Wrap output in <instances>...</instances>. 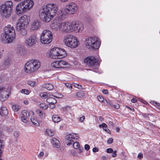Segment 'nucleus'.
<instances>
[{"label":"nucleus","instance_id":"obj_17","mask_svg":"<svg viewBox=\"0 0 160 160\" xmlns=\"http://www.w3.org/2000/svg\"><path fill=\"white\" fill-rule=\"evenodd\" d=\"M49 55L50 57L53 59L61 58L60 57H59L57 48H55V49H53V50H51Z\"/></svg>","mask_w":160,"mask_h":160},{"label":"nucleus","instance_id":"obj_62","mask_svg":"<svg viewBox=\"0 0 160 160\" xmlns=\"http://www.w3.org/2000/svg\"><path fill=\"white\" fill-rule=\"evenodd\" d=\"M104 94H107L108 93V91L107 90H103L102 91Z\"/></svg>","mask_w":160,"mask_h":160},{"label":"nucleus","instance_id":"obj_57","mask_svg":"<svg viewBox=\"0 0 160 160\" xmlns=\"http://www.w3.org/2000/svg\"><path fill=\"white\" fill-rule=\"evenodd\" d=\"M113 106L115 108L117 109H118L119 108H120L119 105L117 104L114 105H113Z\"/></svg>","mask_w":160,"mask_h":160},{"label":"nucleus","instance_id":"obj_10","mask_svg":"<svg viewBox=\"0 0 160 160\" xmlns=\"http://www.w3.org/2000/svg\"><path fill=\"white\" fill-rule=\"evenodd\" d=\"M78 9L76 4L73 2L70 3L66 9H64V12L67 14H72L75 13Z\"/></svg>","mask_w":160,"mask_h":160},{"label":"nucleus","instance_id":"obj_5","mask_svg":"<svg viewBox=\"0 0 160 160\" xmlns=\"http://www.w3.org/2000/svg\"><path fill=\"white\" fill-rule=\"evenodd\" d=\"M12 2L11 1L5 2L1 6L0 12L6 18L10 17L12 8Z\"/></svg>","mask_w":160,"mask_h":160},{"label":"nucleus","instance_id":"obj_31","mask_svg":"<svg viewBox=\"0 0 160 160\" xmlns=\"http://www.w3.org/2000/svg\"><path fill=\"white\" fill-rule=\"evenodd\" d=\"M25 28H20V29H16L17 31L20 32V33L23 36H26L27 33V31L25 29Z\"/></svg>","mask_w":160,"mask_h":160},{"label":"nucleus","instance_id":"obj_41","mask_svg":"<svg viewBox=\"0 0 160 160\" xmlns=\"http://www.w3.org/2000/svg\"><path fill=\"white\" fill-rule=\"evenodd\" d=\"M37 113L39 114V115L41 117H43L44 116V113L42 111L38 109L37 111Z\"/></svg>","mask_w":160,"mask_h":160},{"label":"nucleus","instance_id":"obj_15","mask_svg":"<svg viewBox=\"0 0 160 160\" xmlns=\"http://www.w3.org/2000/svg\"><path fill=\"white\" fill-rule=\"evenodd\" d=\"M29 113L26 110L22 111L21 113V119L24 123H27L29 120Z\"/></svg>","mask_w":160,"mask_h":160},{"label":"nucleus","instance_id":"obj_9","mask_svg":"<svg viewBox=\"0 0 160 160\" xmlns=\"http://www.w3.org/2000/svg\"><path fill=\"white\" fill-rule=\"evenodd\" d=\"M98 60L93 56H88L84 59V62L86 65L91 68L93 67L97 64Z\"/></svg>","mask_w":160,"mask_h":160},{"label":"nucleus","instance_id":"obj_28","mask_svg":"<svg viewBox=\"0 0 160 160\" xmlns=\"http://www.w3.org/2000/svg\"><path fill=\"white\" fill-rule=\"evenodd\" d=\"M47 102L49 104H55L57 102L56 100L53 98H49L47 99Z\"/></svg>","mask_w":160,"mask_h":160},{"label":"nucleus","instance_id":"obj_63","mask_svg":"<svg viewBox=\"0 0 160 160\" xmlns=\"http://www.w3.org/2000/svg\"><path fill=\"white\" fill-rule=\"evenodd\" d=\"M55 104H50V106L51 108H55Z\"/></svg>","mask_w":160,"mask_h":160},{"label":"nucleus","instance_id":"obj_40","mask_svg":"<svg viewBox=\"0 0 160 160\" xmlns=\"http://www.w3.org/2000/svg\"><path fill=\"white\" fill-rule=\"evenodd\" d=\"M31 120L32 123L36 126H38L39 124L38 122L35 119L31 118Z\"/></svg>","mask_w":160,"mask_h":160},{"label":"nucleus","instance_id":"obj_48","mask_svg":"<svg viewBox=\"0 0 160 160\" xmlns=\"http://www.w3.org/2000/svg\"><path fill=\"white\" fill-rule=\"evenodd\" d=\"M4 144L3 142V141L0 140V149H2L4 147Z\"/></svg>","mask_w":160,"mask_h":160},{"label":"nucleus","instance_id":"obj_11","mask_svg":"<svg viewBox=\"0 0 160 160\" xmlns=\"http://www.w3.org/2000/svg\"><path fill=\"white\" fill-rule=\"evenodd\" d=\"M37 42L36 37L34 35H32L26 39L25 44L28 47H32L34 46Z\"/></svg>","mask_w":160,"mask_h":160},{"label":"nucleus","instance_id":"obj_26","mask_svg":"<svg viewBox=\"0 0 160 160\" xmlns=\"http://www.w3.org/2000/svg\"><path fill=\"white\" fill-rule=\"evenodd\" d=\"M52 120L55 122H58L61 121V118L58 115H55L52 116Z\"/></svg>","mask_w":160,"mask_h":160},{"label":"nucleus","instance_id":"obj_36","mask_svg":"<svg viewBox=\"0 0 160 160\" xmlns=\"http://www.w3.org/2000/svg\"><path fill=\"white\" fill-rule=\"evenodd\" d=\"M39 106L43 109H46L48 108V106L45 103H42L39 104Z\"/></svg>","mask_w":160,"mask_h":160},{"label":"nucleus","instance_id":"obj_6","mask_svg":"<svg viewBox=\"0 0 160 160\" xmlns=\"http://www.w3.org/2000/svg\"><path fill=\"white\" fill-rule=\"evenodd\" d=\"M101 44L99 38L96 37H91L86 40V46L90 49H97Z\"/></svg>","mask_w":160,"mask_h":160},{"label":"nucleus","instance_id":"obj_51","mask_svg":"<svg viewBox=\"0 0 160 160\" xmlns=\"http://www.w3.org/2000/svg\"><path fill=\"white\" fill-rule=\"evenodd\" d=\"M98 99L99 101L101 102H103L104 100L102 96H98Z\"/></svg>","mask_w":160,"mask_h":160},{"label":"nucleus","instance_id":"obj_21","mask_svg":"<svg viewBox=\"0 0 160 160\" xmlns=\"http://www.w3.org/2000/svg\"><path fill=\"white\" fill-rule=\"evenodd\" d=\"M57 48L59 57H60L61 58L67 56V53L64 50L58 48Z\"/></svg>","mask_w":160,"mask_h":160},{"label":"nucleus","instance_id":"obj_54","mask_svg":"<svg viewBox=\"0 0 160 160\" xmlns=\"http://www.w3.org/2000/svg\"><path fill=\"white\" fill-rule=\"evenodd\" d=\"M113 139L112 138H110L107 141V143L108 144H111L112 143Z\"/></svg>","mask_w":160,"mask_h":160},{"label":"nucleus","instance_id":"obj_60","mask_svg":"<svg viewBox=\"0 0 160 160\" xmlns=\"http://www.w3.org/2000/svg\"><path fill=\"white\" fill-rule=\"evenodd\" d=\"M44 155V153L42 152H41L38 155V157L39 158H40L41 157H42Z\"/></svg>","mask_w":160,"mask_h":160},{"label":"nucleus","instance_id":"obj_37","mask_svg":"<svg viewBox=\"0 0 160 160\" xmlns=\"http://www.w3.org/2000/svg\"><path fill=\"white\" fill-rule=\"evenodd\" d=\"M74 141L72 139H66L65 142L68 145H70L73 144Z\"/></svg>","mask_w":160,"mask_h":160},{"label":"nucleus","instance_id":"obj_53","mask_svg":"<svg viewBox=\"0 0 160 160\" xmlns=\"http://www.w3.org/2000/svg\"><path fill=\"white\" fill-rule=\"evenodd\" d=\"M13 134H14V136L15 137L17 138V137H18V136H19V133L18 132L15 131L13 132Z\"/></svg>","mask_w":160,"mask_h":160},{"label":"nucleus","instance_id":"obj_30","mask_svg":"<svg viewBox=\"0 0 160 160\" xmlns=\"http://www.w3.org/2000/svg\"><path fill=\"white\" fill-rule=\"evenodd\" d=\"M59 61H56L53 62L51 63V65L52 67L57 68H59Z\"/></svg>","mask_w":160,"mask_h":160},{"label":"nucleus","instance_id":"obj_34","mask_svg":"<svg viewBox=\"0 0 160 160\" xmlns=\"http://www.w3.org/2000/svg\"><path fill=\"white\" fill-rule=\"evenodd\" d=\"M46 132L48 135L50 137L53 136L54 135V132L51 130L47 129Z\"/></svg>","mask_w":160,"mask_h":160},{"label":"nucleus","instance_id":"obj_64","mask_svg":"<svg viewBox=\"0 0 160 160\" xmlns=\"http://www.w3.org/2000/svg\"><path fill=\"white\" fill-rule=\"evenodd\" d=\"M137 100L136 99V98H133L132 100H131V102H133V103H135V102H137Z\"/></svg>","mask_w":160,"mask_h":160},{"label":"nucleus","instance_id":"obj_7","mask_svg":"<svg viewBox=\"0 0 160 160\" xmlns=\"http://www.w3.org/2000/svg\"><path fill=\"white\" fill-rule=\"evenodd\" d=\"M52 34L51 31L45 29L43 31L40 35V41L44 44H48L52 41Z\"/></svg>","mask_w":160,"mask_h":160},{"label":"nucleus","instance_id":"obj_38","mask_svg":"<svg viewBox=\"0 0 160 160\" xmlns=\"http://www.w3.org/2000/svg\"><path fill=\"white\" fill-rule=\"evenodd\" d=\"M40 95L41 97L43 98H46L48 96L47 93L45 92L41 93L40 94Z\"/></svg>","mask_w":160,"mask_h":160},{"label":"nucleus","instance_id":"obj_45","mask_svg":"<svg viewBox=\"0 0 160 160\" xmlns=\"http://www.w3.org/2000/svg\"><path fill=\"white\" fill-rule=\"evenodd\" d=\"M27 83L31 86L34 87L35 84V82L32 81H28Z\"/></svg>","mask_w":160,"mask_h":160},{"label":"nucleus","instance_id":"obj_12","mask_svg":"<svg viewBox=\"0 0 160 160\" xmlns=\"http://www.w3.org/2000/svg\"><path fill=\"white\" fill-rule=\"evenodd\" d=\"M61 25L62 23H61L60 21L58 19H55L51 25V28L54 31H59L61 30Z\"/></svg>","mask_w":160,"mask_h":160},{"label":"nucleus","instance_id":"obj_3","mask_svg":"<svg viewBox=\"0 0 160 160\" xmlns=\"http://www.w3.org/2000/svg\"><path fill=\"white\" fill-rule=\"evenodd\" d=\"M34 2L32 0H25L20 3L17 6L16 11L17 13L19 15L23 13L27 10L32 7Z\"/></svg>","mask_w":160,"mask_h":160},{"label":"nucleus","instance_id":"obj_13","mask_svg":"<svg viewBox=\"0 0 160 160\" xmlns=\"http://www.w3.org/2000/svg\"><path fill=\"white\" fill-rule=\"evenodd\" d=\"M0 99L1 101L4 102L8 98L9 93L4 87H0Z\"/></svg>","mask_w":160,"mask_h":160},{"label":"nucleus","instance_id":"obj_23","mask_svg":"<svg viewBox=\"0 0 160 160\" xmlns=\"http://www.w3.org/2000/svg\"><path fill=\"white\" fill-rule=\"evenodd\" d=\"M0 115L2 116H7L8 114V111L5 107H2L1 108Z\"/></svg>","mask_w":160,"mask_h":160},{"label":"nucleus","instance_id":"obj_59","mask_svg":"<svg viewBox=\"0 0 160 160\" xmlns=\"http://www.w3.org/2000/svg\"><path fill=\"white\" fill-rule=\"evenodd\" d=\"M99 149L97 148H94L92 149V151L94 152H97L98 151Z\"/></svg>","mask_w":160,"mask_h":160},{"label":"nucleus","instance_id":"obj_52","mask_svg":"<svg viewBox=\"0 0 160 160\" xmlns=\"http://www.w3.org/2000/svg\"><path fill=\"white\" fill-rule=\"evenodd\" d=\"M106 152L108 153H111L113 152V150L112 148H108L106 150Z\"/></svg>","mask_w":160,"mask_h":160},{"label":"nucleus","instance_id":"obj_55","mask_svg":"<svg viewBox=\"0 0 160 160\" xmlns=\"http://www.w3.org/2000/svg\"><path fill=\"white\" fill-rule=\"evenodd\" d=\"M138 158L141 159L143 158V154L142 153H140L138 155Z\"/></svg>","mask_w":160,"mask_h":160},{"label":"nucleus","instance_id":"obj_47","mask_svg":"<svg viewBox=\"0 0 160 160\" xmlns=\"http://www.w3.org/2000/svg\"><path fill=\"white\" fill-rule=\"evenodd\" d=\"M72 136H73V139H77L79 138V136L77 134L72 133Z\"/></svg>","mask_w":160,"mask_h":160},{"label":"nucleus","instance_id":"obj_16","mask_svg":"<svg viewBox=\"0 0 160 160\" xmlns=\"http://www.w3.org/2000/svg\"><path fill=\"white\" fill-rule=\"evenodd\" d=\"M41 22L38 20H35L32 21L31 25V29L32 30H36L38 29L40 27Z\"/></svg>","mask_w":160,"mask_h":160},{"label":"nucleus","instance_id":"obj_25","mask_svg":"<svg viewBox=\"0 0 160 160\" xmlns=\"http://www.w3.org/2000/svg\"><path fill=\"white\" fill-rule=\"evenodd\" d=\"M59 68H63L65 67V66L68 64V63L64 61L60 60L59 61Z\"/></svg>","mask_w":160,"mask_h":160},{"label":"nucleus","instance_id":"obj_20","mask_svg":"<svg viewBox=\"0 0 160 160\" xmlns=\"http://www.w3.org/2000/svg\"><path fill=\"white\" fill-rule=\"evenodd\" d=\"M51 142L54 147L57 148H58L60 146L59 141L56 138H52Z\"/></svg>","mask_w":160,"mask_h":160},{"label":"nucleus","instance_id":"obj_4","mask_svg":"<svg viewBox=\"0 0 160 160\" xmlns=\"http://www.w3.org/2000/svg\"><path fill=\"white\" fill-rule=\"evenodd\" d=\"M40 66L41 63L38 60H31L26 63L24 70L27 72H31L37 70Z\"/></svg>","mask_w":160,"mask_h":160},{"label":"nucleus","instance_id":"obj_18","mask_svg":"<svg viewBox=\"0 0 160 160\" xmlns=\"http://www.w3.org/2000/svg\"><path fill=\"white\" fill-rule=\"evenodd\" d=\"M72 35H68L64 37L63 42L65 45L69 47L70 45L71 41L72 39Z\"/></svg>","mask_w":160,"mask_h":160},{"label":"nucleus","instance_id":"obj_22","mask_svg":"<svg viewBox=\"0 0 160 160\" xmlns=\"http://www.w3.org/2000/svg\"><path fill=\"white\" fill-rule=\"evenodd\" d=\"M11 59L9 58H6L3 62V66L4 68L6 69L10 66Z\"/></svg>","mask_w":160,"mask_h":160},{"label":"nucleus","instance_id":"obj_29","mask_svg":"<svg viewBox=\"0 0 160 160\" xmlns=\"http://www.w3.org/2000/svg\"><path fill=\"white\" fill-rule=\"evenodd\" d=\"M44 87L49 90H52L53 88V86L51 83H46L44 85Z\"/></svg>","mask_w":160,"mask_h":160},{"label":"nucleus","instance_id":"obj_35","mask_svg":"<svg viewBox=\"0 0 160 160\" xmlns=\"http://www.w3.org/2000/svg\"><path fill=\"white\" fill-rule=\"evenodd\" d=\"M12 108L15 112L18 111L19 109V106L16 104L13 105L12 107Z\"/></svg>","mask_w":160,"mask_h":160},{"label":"nucleus","instance_id":"obj_56","mask_svg":"<svg viewBox=\"0 0 160 160\" xmlns=\"http://www.w3.org/2000/svg\"><path fill=\"white\" fill-rule=\"evenodd\" d=\"M116 153H117V151H113L112 152V156L113 157H115L116 156Z\"/></svg>","mask_w":160,"mask_h":160},{"label":"nucleus","instance_id":"obj_24","mask_svg":"<svg viewBox=\"0 0 160 160\" xmlns=\"http://www.w3.org/2000/svg\"><path fill=\"white\" fill-rule=\"evenodd\" d=\"M72 25V23L68 22V27L67 29H66L67 31L66 32H69L73 31Z\"/></svg>","mask_w":160,"mask_h":160},{"label":"nucleus","instance_id":"obj_61","mask_svg":"<svg viewBox=\"0 0 160 160\" xmlns=\"http://www.w3.org/2000/svg\"><path fill=\"white\" fill-rule=\"evenodd\" d=\"M85 117L84 116H82L81 117L80 119V121L81 122H82L84 120Z\"/></svg>","mask_w":160,"mask_h":160},{"label":"nucleus","instance_id":"obj_8","mask_svg":"<svg viewBox=\"0 0 160 160\" xmlns=\"http://www.w3.org/2000/svg\"><path fill=\"white\" fill-rule=\"evenodd\" d=\"M30 19V17L27 15H24L20 17L16 24V29L26 28L29 23Z\"/></svg>","mask_w":160,"mask_h":160},{"label":"nucleus","instance_id":"obj_39","mask_svg":"<svg viewBox=\"0 0 160 160\" xmlns=\"http://www.w3.org/2000/svg\"><path fill=\"white\" fill-rule=\"evenodd\" d=\"M73 146L74 148L77 149L80 147V144L78 142H73Z\"/></svg>","mask_w":160,"mask_h":160},{"label":"nucleus","instance_id":"obj_32","mask_svg":"<svg viewBox=\"0 0 160 160\" xmlns=\"http://www.w3.org/2000/svg\"><path fill=\"white\" fill-rule=\"evenodd\" d=\"M76 95L79 98H82L84 96V93L82 91H80L77 93Z\"/></svg>","mask_w":160,"mask_h":160},{"label":"nucleus","instance_id":"obj_42","mask_svg":"<svg viewBox=\"0 0 160 160\" xmlns=\"http://www.w3.org/2000/svg\"><path fill=\"white\" fill-rule=\"evenodd\" d=\"M152 104L156 106L158 109H160V103L158 102L153 101L152 102Z\"/></svg>","mask_w":160,"mask_h":160},{"label":"nucleus","instance_id":"obj_1","mask_svg":"<svg viewBox=\"0 0 160 160\" xmlns=\"http://www.w3.org/2000/svg\"><path fill=\"white\" fill-rule=\"evenodd\" d=\"M58 10L57 6L53 3H48L42 6L39 11V17L46 22H49L55 15Z\"/></svg>","mask_w":160,"mask_h":160},{"label":"nucleus","instance_id":"obj_19","mask_svg":"<svg viewBox=\"0 0 160 160\" xmlns=\"http://www.w3.org/2000/svg\"><path fill=\"white\" fill-rule=\"evenodd\" d=\"M70 45L69 47L71 48H74L78 45V42L76 37L72 35V39L70 42Z\"/></svg>","mask_w":160,"mask_h":160},{"label":"nucleus","instance_id":"obj_14","mask_svg":"<svg viewBox=\"0 0 160 160\" xmlns=\"http://www.w3.org/2000/svg\"><path fill=\"white\" fill-rule=\"evenodd\" d=\"M72 26L73 31L76 32H80L82 31L83 29V26L80 22L77 21L72 23Z\"/></svg>","mask_w":160,"mask_h":160},{"label":"nucleus","instance_id":"obj_2","mask_svg":"<svg viewBox=\"0 0 160 160\" xmlns=\"http://www.w3.org/2000/svg\"><path fill=\"white\" fill-rule=\"evenodd\" d=\"M4 32L2 34V42L3 43H11L15 38L16 34L13 26L8 25L4 28Z\"/></svg>","mask_w":160,"mask_h":160},{"label":"nucleus","instance_id":"obj_49","mask_svg":"<svg viewBox=\"0 0 160 160\" xmlns=\"http://www.w3.org/2000/svg\"><path fill=\"white\" fill-rule=\"evenodd\" d=\"M73 86L78 89H81L82 87V86L81 85L77 83H74Z\"/></svg>","mask_w":160,"mask_h":160},{"label":"nucleus","instance_id":"obj_27","mask_svg":"<svg viewBox=\"0 0 160 160\" xmlns=\"http://www.w3.org/2000/svg\"><path fill=\"white\" fill-rule=\"evenodd\" d=\"M68 27V22H64L62 23L61 28V31L66 32V29Z\"/></svg>","mask_w":160,"mask_h":160},{"label":"nucleus","instance_id":"obj_44","mask_svg":"<svg viewBox=\"0 0 160 160\" xmlns=\"http://www.w3.org/2000/svg\"><path fill=\"white\" fill-rule=\"evenodd\" d=\"M73 137L72 133L69 134L66 136V139H73Z\"/></svg>","mask_w":160,"mask_h":160},{"label":"nucleus","instance_id":"obj_58","mask_svg":"<svg viewBox=\"0 0 160 160\" xmlns=\"http://www.w3.org/2000/svg\"><path fill=\"white\" fill-rule=\"evenodd\" d=\"M84 147H85V148L86 150H88L89 149V148H90V146L88 144H86V145H85Z\"/></svg>","mask_w":160,"mask_h":160},{"label":"nucleus","instance_id":"obj_50","mask_svg":"<svg viewBox=\"0 0 160 160\" xmlns=\"http://www.w3.org/2000/svg\"><path fill=\"white\" fill-rule=\"evenodd\" d=\"M65 84L66 87L69 88H72V86L69 83H65Z\"/></svg>","mask_w":160,"mask_h":160},{"label":"nucleus","instance_id":"obj_33","mask_svg":"<svg viewBox=\"0 0 160 160\" xmlns=\"http://www.w3.org/2000/svg\"><path fill=\"white\" fill-rule=\"evenodd\" d=\"M65 13H66L64 11L63 13L62 12L61 13L59 14L58 16V19H63L66 16Z\"/></svg>","mask_w":160,"mask_h":160},{"label":"nucleus","instance_id":"obj_46","mask_svg":"<svg viewBox=\"0 0 160 160\" xmlns=\"http://www.w3.org/2000/svg\"><path fill=\"white\" fill-rule=\"evenodd\" d=\"M99 127L100 128H103L104 129V128H107V125L105 123H103L102 124L99 125Z\"/></svg>","mask_w":160,"mask_h":160},{"label":"nucleus","instance_id":"obj_43","mask_svg":"<svg viewBox=\"0 0 160 160\" xmlns=\"http://www.w3.org/2000/svg\"><path fill=\"white\" fill-rule=\"evenodd\" d=\"M22 93L28 95L29 93V92L28 90L26 89H22L21 91Z\"/></svg>","mask_w":160,"mask_h":160}]
</instances>
